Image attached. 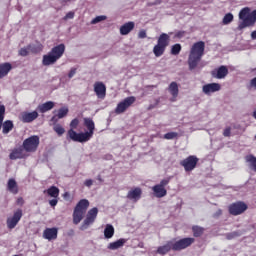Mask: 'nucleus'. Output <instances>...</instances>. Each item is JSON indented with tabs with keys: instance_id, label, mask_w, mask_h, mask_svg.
<instances>
[{
	"instance_id": "obj_1",
	"label": "nucleus",
	"mask_w": 256,
	"mask_h": 256,
	"mask_svg": "<svg viewBox=\"0 0 256 256\" xmlns=\"http://www.w3.org/2000/svg\"><path fill=\"white\" fill-rule=\"evenodd\" d=\"M84 125L88 129V131L84 133H77L75 130H68L67 135L69 139L76 143H87V141H90L95 133V122L91 118H84Z\"/></svg>"
},
{
	"instance_id": "obj_2",
	"label": "nucleus",
	"mask_w": 256,
	"mask_h": 256,
	"mask_svg": "<svg viewBox=\"0 0 256 256\" xmlns=\"http://www.w3.org/2000/svg\"><path fill=\"white\" fill-rule=\"evenodd\" d=\"M204 55L205 42L198 41L194 43L190 49V53L188 56V67L190 71H193V69H197V66L201 62V59H203Z\"/></svg>"
},
{
	"instance_id": "obj_3",
	"label": "nucleus",
	"mask_w": 256,
	"mask_h": 256,
	"mask_svg": "<svg viewBox=\"0 0 256 256\" xmlns=\"http://www.w3.org/2000/svg\"><path fill=\"white\" fill-rule=\"evenodd\" d=\"M65 53V44H59L54 46L48 54H45L42 58V65L49 67V65H55Z\"/></svg>"
},
{
	"instance_id": "obj_4",
	"label": "nucleus",
	"mask_w": 256,
	"mask_h": 256,
	"mask_svg": "<svg viewBox=\"0 0 256 256\" xmlns=\"http://www.w3.org/2000/svg\"><path fill=\"white\" fill-rule=\"evenodd\" d=\"M239 19L242 21L239 23L237 29L238 31H243L247 27H253L256 23V10L251 12L249 7L243 8L239 12Z\"/></svg>"
},
{
	"instance_id": "obj_5",
	"label": "nucleus",
	"mask_w": 256,
	"mask_h": 256,
	"mask_svg": "<svg viewBox=\"0 0 256 256\" xmlns=\"http://www.w3.org/2000/svg\"><path fill=\"white\" fill-rule=\"evenodd\" d=\"M89 205L90 203L87 199H81L76 204L72 215L74 225H79L80 221H83L85 213H87V210L89 209Z\"/></svg>"
},
{
	"instance_id": "obj_6",
	"label": "nucleus",
	"mask_w": 256,
	"mask_h": 256,
	"mask_svg": "<svg viewBox=\"0 0 256 256\" xmlns=\"http://www.w3.org/2000/svg\"><path fill=\"white\" fill-rule=\"evenodd\" d=\"M169 43H171V36L167 33H162L158 37L157 44L153 48V53L155 57H161L165 53V49L169 47Z\"/></svg>"
},
{
	"instance_id": "obj_7",
	"label": "nucleus",
	"mask_w": 256,
	"mask_h": 256,
	"mask_svg": "<svg viewBox=\"0 0 256 256\" xmlns=\"http://www.w3.org/2000/svg\"><path fill=\"white\" fill-rule=\"evenodd\" d=\"M39 143H41L39 136L33 135L23 141L22 147L26 153H35L39 149Z\"/></svg>"
},
{
	"instance_id": "obj_8",
	"label": "nucleus",
	"mask_w": 256,
	"mask_h": 256,
	"mask_svg": "<svg viewBox=\"0 0 256 256\" xmlns=\"http://www.w3.org/2000/svg\"><path fill=\"white\" fill-rule=\"evenodd\" d=\"M97 215H99V209L97 207L91 208L80 226V231H87V228L95 223Z\"/></svg>"
},
{
	"instance_id": "obj_9",
	"label": "nucleus",
	"mask_w": 256,
	"mask_h": 256,
	"mask_svg": "<svg viewBox=\"0 0 256 256\" xmlns=\"http://www.w3.org/2000/svg\"><path fill=\"white\" fill-rule=\"evenodd\" d=\"M5 119V105H0V131L2 129V133L7 135L10 131H13V121ZM4 121V122H3Z\"/></svg>"
},
{
	"instance_id": "obj_10",
	"label": "nucleus",
	"mask_w": 256,
	"mask_h": 256,
	"mask_svg": "<svg viewBox=\"0 0 256 256\" xmlns=\"http://www.w3.org/2000/svg\"><path fill=\"white\" fill-rule=\"evenodd\" d=\"M195 243V238L187 237L177 240L175 242L172 241V251H183L188 247H191Z\"/></svg>"
},
{
	"instance_id": "obj_11",
	"label": "nucleus",
	"mask_w": 256,
	"mask_h": 256,
	"mask_svg": "<svg viewBox=\"0 0 256 256\" xmlns=\"http://www.w3.org/2000/svg\"><path fill=\"white\" fill-rule=\"evenodd\" d=\"M247 209H249V206H247L243 201L232 203L228 207L229 214L234 217H237V215H243V212Z\"/></svg>"
},
{
	"instance_id": "obj_12",
	"label": "nucleus",
	"mask_w": 256,
	"mask_h": 256,
	"mask_svg": "<svg viewBox=\"0 0 256 256\" xmlns=\"http://www.w3.org/2000/svg\"><path fill=\"white\" fill-rule=\"evenodd\" d=\"M136 101L137 98H135V96L126 97L123 101L118 103L115 109V113H117V115L125 113L129 109V107H131V105H133V103H135Z\"/></svg>"
},
{
	"instance_id": "obj_13",
	"label": "nucleus",
	"mask_w": 256,
	"mask_h": 256,
	"mask_svg": "<svg viewBox=\"0 0 256 256\" xmlns=\"http://www.w3.org/2000/svg\"><path fill=\"white\" fill-rule=\"evenodd\" d=\"M199 163V158L195 155H190L186 159L180 161L181 167H184V170L189 173L197 167V164Z\"/></svg>"
},
{
	"instance_id": "obj_14",
	"label": "nucleus",
	"mask_w": 256,
	"mask_h": 256,
	"mask_svg": "<svg viewBox=\"0 0 256 256\" xmlns=\"http://www.w3.org/2000/svg\"><path fill=\"white\" fill-rule=\"evenodd\" d=\"M23 217V210L18 209L14 212L13 216L8 218L6 221V225L8 227V229H15L19 223V221H21V218Z\"/></svg>"
},
{
	"instance_id": "obj_15",
	"label": "nucleus",
	"mask_w": 256,
	"mask_h": 256,
	"mask_svg": "<svg viewBox=\"0 0 256 256\" xmlns=\"http://www.w3.org/2000/svg\"><path fill=\"white\" fill-rule=\"evenodd\" d=\"M227 75H229V68H227L225 65H222L211 71V76L214 79H225Z\"/></svg>"
},
{
	"instance_id": "obj_16",
	"label": "nucleus",
	"mask_w": 256,
	"mask_h": 256,
	"mask_svg": "<svg viewBox=\"0 0 256 256\" xmlns=\"http://www.w3.org/2000/svg\"><path fill=\"white\" fill-rule=\"evenodd\" d=\"M94 93H96L98 99H105L107 95V86H105L103 82H95Z\"/></svg>"
},
{
	"instance_id": "obj_17",
	"label": "nucleus",
	"mask_w": 256,
	"mask_h": 256,
	"mask_svg": "<svg viewBox=\"0 0 256 256\" xmlns=\"http://www.w3.org/2000/svg\"><path fill=\"white\" fill-rule=\"evenodd\" d=\"M27 154L25 153V149L22 147L14 148L9 155V159L15 161L17 159H26Z\"/></svg>"
},
{
	"instance_id": "obj_18",
	"label": "nucleus",
	"mask_w": 256,
	"mask_h": 256,
	"mask_svg": "<svg viewBox=\"0 0 256 256\" xmlns=\"http://www.w3.org/2000/svg\"><path fill=\"white\" fill-rule=\"evenodd\" d=\"M203 93L205 95H211V93H217V91H221V84L219 83H210V84H205L202 87Z\"/></svg>"
},
{
	"instance_id": "obj_19",
	"label": "nucleus",
	"mask_w": 256,
	"mask_h": 256,
	"mask_svg": "<svg viewBox=\"0 0 256 256\" xmlns=\"http://www.w3.org/2000/svg\"><path fill=\"white\" fill-rule=\"evenodd\" d=\"M58 233H59V230L55 227L46 228L43 231V237H44V239H47L48 241H55V239H57Z\"/></svg>"
},
{
	"instance_id": "obj_20",
	"label": "nucleus",
	"mask_w": 256,
	"mask_h": 256,
	"mask_svg": "<svg viewBox=\"0 0 256 256\" xmlns=\"http://www.w3.org/2000/svg\"><path fill=\"white\" fill-rule=\"evenodd\" d=\"M39 117V113L37 111L33 112H23L22 113V122L23 123H33L35 119Z\"/></svg>"
},
{
	"instance_id": "obj_21",
	"label": "nucleus",
	"mask_w": 256,
	"mask_h": 256,
	"mask_svg": "<svg viewBox=\"0 0 256 256\" xmlns=\"http://www.w3.org/2000/svg\"><path fill=\"white\" fill-rule=\"evenodd\" d=\"M135 29V22L130 21L120 27V35H129Z\"/></svg>"
},
{
	"instance_id": "obj_22",
	"label": "nucleus",
	"mask_w": 256,
	"mask_h": 256,
	"mask_svg": "<svg viewBox=\"0 0 256 256\" xmlns=\"http://www.w3.org/2000/svg\"><path fill=\"white\" fill-rule=\"evenodd\" d=\"M11 69H13V66L9 62L0 64V79H3V77H7Z\"/></svg>"
},
{
	"instance_id": "obj_23",
	"label": "nucleus",
	"mask_w": 256,
	"mask_h": 256,
	"mask_svg": "<svg viewBox=\"0 0 256 256\" xmlns=\"http://www.w3.org/2000/svg\"><path fill=\"white\" fill-rule=\"evenodd\" d=\"M169 251H173V241H168L165 245L159 246L157 249L159 255H167Z\"/></svg>"
},
{
	"instance_id": "obj_24",
	"label": "nucleus",
	"mask_w": 256,
	"mask_h": 256,
	"mask_svg": "<svg viewBox=\"0 0 256 256\" xmlns=\"http://www.w3.org/2000/svg\"><path fill=\"white\" fill-rule=\"evenodd\" d=\"M152 191L158 199H161L162 197H165L167 195V189L163 188L162 186H159V184H156L152 187Z\"/></svg>"
},
{
	"instance_id": "obj_25",
	"label": "nucleus",
	"mask_w": 256,
	"mask_h": 256,
	"mask_svg": "<svg viewBox=\"0 0 256 256\" xmlns=\"http://www.w3.org/2000/svg\"><path fill=\"white\" fill-rule=\"evenodd\" d=\"M141 188H135L133 190H130L127 194V199L133 200V201H139L141 199Z\"/></svg>"
},
{
	"instance_id": "obj_26",
	"label": "nucleus",
	"mask_w": 256,
	"mask_h": 256,
	"mask_svg": "<svg viewBox=\"0 0 256 256\" xmlns=\"http://www.w3.org/2000/svg\"><path fill=\"white\" fill-rule=\"evenodd\" d=\"M7 189L13 195H17V193H19V186L17 185V181H15L13 178L9 179Z\"/></svg>"
},
{
	"instance_id": "obj_27",
	"label": "nucleus",
	"mask_w": 256,
	"mask_h": 256,
	"mask_svg": "<svg viewBox=\"0 0 256 256\" xmlns=\"http://www.w3.org/2000/svg\"><path fill=\"white\" fill-rule=\"evenodd\" d=\"M44 195L52 197V199H59V189L57 186H51L47 190H44Z\"/></svg>"
},
{
	"instance_id": "obj_28",
	"label": "nucleus",
	"mask_w": 256,
	"mask_h": 256,
	"mask_svg": "<svg viewBox=\"0 0 256 256\" xmlns=\"http://www.w3.org/2000/svg\"><path fill=\"white\" fill-rule=\"evenodd\" d=\"M125 243H127V240H125L124 238H121L115 242H111L108 245V249H110L111 251H116V249H121V247H123Z\"/></svg>"
},
{
	"instance_id": "obj_29",
	"label": "nucleus",
	"mask_w": 256,
	"mask_h": 256,
	"mask_svg": "<svg viewBox=\"0 0 256 256\" xmlns=\"http://www.w3.org/2000/svg\"><path fill=\"white\" fill-rule=\"evenodd\" d=\"M53 107H55V103L52 101H48L42 105H39L38 111L40 113H47V111H51V109H53Z\"/></svg>"
},
{
	"instance_id": "obj_30",
	"label": "nucleus",
	"mask_w": 256,
	"mask_h": 256,
	"mask_svg": "<svg viewBox=\"0 0 256 256\" xmlns=\"http://www.w3.org/2000/svg\"><path fill=\"white\" fill-rule=\"evenodd\" d=\"M28 49L30 50V53L37 55V53H41V51H43V44L39 42L36 44H30L28 45Z\"/></svg>"
},
{
	"instance_id": "obj_31",
	"label": "nucleus",
	"mask_w": 256,
	"mask_h": 256,
	"mask_svg": "<svg viewBox=\"0 0 256 256\" xmlns=\"http://www.w3.org/2000/svg\"><path fill=\"white\" fill-rule=\"evenodd\" d=\"M168 90L174 99L179 95V85H177V82H171Z\"/></svg>"
},
{
	"instance_id": "obj_32",
	"label": "nucleus",
	"mask_w": 256,
	"mask_h": 256,
	"mask_svg": "<svg viewBox=\"0 0 256 256\" xmlns=\"http://www.w3.org/2000/svg\"><path fill=\"white\" fill-rule=\"evenodd\" d=\"M115 235V228L111 224H107L104 229V237L105 239H111Z\"/></svg>"
},
{
	"instance_id": "obj_33",
	"label": "nucleus",
	"mask_w": 256,
	"mask_h": 256,
	"mask_svg": "<svg viewBox=\"0 0 256 256\" xmlns=\"http://www.w3.org/2000/svg\"><path fill=\"white\" fill-rule=\"evenodd\" d=\"M245 161L249 163L250 168L256 172V157L253 154L247 155Z\"/></svg>"
},
{
	"instance_id": "obj_34",
	"label": "nucleus",
	"mask_w": 256,
	"mask_h": 256,
	"mask_svg": "<svg viewBox=\"0 0 256 256\" xmlns=\"http://www.w3.org/2000/svg\"><path fill=\"white\" fill-rule=\"evenodd\" d=\"M53 131H55V133H57L58 137H61L65 133V128H63V126H61V124H56L53 127Z\"/></svg>"
},
{
	"instance_id": "obj_35",
	"label": "nucleus",
	"mask_w": 256,
	"mask_h": 256,
	"mask_svg": "<svg viewBox=\"0 0 256 256\" xmlns=\"http://www.w3.org/2000/svg\"><path fill=\"white\" fill-rule=\"evenodd\" d=\"M181 44H174L171 48V55H179L181 53Z\"/></svg>"
},
{
	"instance_id": "obj_36",
	"label": "nucleus",
	"mask_w": 256,
	"mask_h": 256,
	"mask_svg": "<svg viewBox=\"0 0 256 256\" xmlns=\"http://www.w3.org/2000/svg\"><path fill=\"white\" fill-rule=\"evenodd\" d=\"M192 231H193L194 237H201V235H203V228H201L199 226H194L192 228Z\"/></svg>"
},
{
	"instance_id": "obj_37",
	"label": "nucleus",
	"mask_w": 256,
	"mask_h": 256,
	"mask_svg": "<svg viewBox=\"0 0 256 256\" xmlns=\"http://www.w3.org/2000/svg\"><path fill=\"white\" fill-rule=\"evenodd\" d=\"M67 113H69V109H68V108H60V109L58 110L57 116H58L60 119H63V117H67Z\"/></svg>"
},
{
	"instance_id": "obj_38",
	"label": "nucleus",
	"mask_w": 256,
	"mask_h": 256,
	"mask_svg": "<svg viewBox=\"0 0 256 256\" xmlns=\"http://www.w3.org/2000/svg\"><path fill=\"white\" fill-rule=\"evenodd\" d=\"M77 127H79V119L78 118H74L70 122V129H69V131H75V129H77Z\"/></svg>"
},
{
	"instance_id": "obj_39",
	"label": "nucleus",
	"mask_w": 256,
	"mask_h": 256,
	"mask_svg": "<svg viewBox=\"0 0 256 256\" xmlns=\"http://www.w3.org/2000/svg\"><path fill=\"white\" fill-rule=\"evenodd\" d=\"M179 137V134L177 132H168L164 135V139L171 140V139H177Z\"/></svg>"
},
{
	"instance_id": "obj_40",
	"label": "nucleus",
	"mask_w": 256,
	"mask_h": 256,
	"mask_svg": "<svg viewBox=\"0 0 256 256\" xmlns=\"http://www.w3.org/2000/svg\"><path fill=\"white\" fill-rule=\"evenodd\" d=\"M233 21V15L231 13H227L223 18V24L229 25Z\"/></svg>"
},
{
	"instance_id": "obj_41",
	"label": "nucleus",
	"mask_w": 256,
	"mask_h": 256,
	"mask_svg": "<svg viewBox=\"0 0 256 256\" xmlns=\"http://www.w3.org/2000/svg\"><path fill=\"white\" fill-rule=\"evenodd\" d=\"M105 19H107V16H104V15L97 16V17H95V18L91 21V24H92V25H97V23H101V21H105Z\"/></svg>"
},
{
	"instance_id": "obj_42",
	"label": "nucleus",
	"mask_w": 256,
	"mask_h": 256,
	"mask_svg": "<svg viewBox=\"0 0 256 256\" xmlns=\"http://www.w3.org/2000/svg\"><path fill=\"white\" fill-rule=\"evenodd\" d=\"M29 51V46H26L19 50L18 55H20V57H27V55H29Z\"/></svg>"
},
{
	"instance_id": "obj_43",
	"label": "nucleus",
	"mask_w": 256,
	"mask_h": 256,
	"mask_svg": "<svg viewBox=\"0 0 256 256\" xmlns=\"http://www.w3.org/2000/svg\"><path fill=\"white\" fill-rule=\"evenodd\" d=\"M171 181V178H166L160 181V183L158 184V186L162 187L165 189V187H167V185H169Z\"/></svg>"
},
{
	"instance_id": "obj_44",
	"label": "nucleus",
	"mask_w": 256,
	"mask_h": 256,
	"mask_svg": "<svg viewBox=\"0 0 256 256\" xmlns=\"http://www.w3.org/2000/svg\"><path fill=\"white\" fill-rule=\"evenodd\" d=\"M57 203H59V198H53L52 200H49V205L53 208L57 207Z\"/></svg>"
},
{
	"instance_id": "obj_45",
	"label": "nucleus",
	"mask_w": 256,
	"mask_h": 256,
	"mask_svg": "<svg viewBox=\"0 0 256 256\" xmlns=\"http://www.w3.org/2000/svg\"><path fill=\"white\" fill-rule=\"evenodd\" d=\"M147 37V31L145 30H140L138 33V38L139 39H145Z\"/></svg>"
},
{
	"instance_id": "obj_46",
	"label": "nucleus",
	"mask_w": 256,
	"mask_h": 256,
	"mask_svg": "<svg viewBox=\"0 0 256 256\" xmlns=\"http://www.w3.org/2000/svg\"><path fill=\"white\" fill-rule=\"evenodd\" d=\"M75 73H77V68H71L70 72L68 73L69 79H73V77H75Z\"/></svg>"
},
{
	"instance_id": "obj_47",
	"label": "nucleus",
	"mask_w": 256,
	"mask_h": 256,
	"mask_svg": "<svg viewBox=\"0 0 256 256\" xmlns=\"http://www.w3.org/2000/svg\"><path fill=\"white\" fill-rule=\"evenodd\" d=\"M223 215V210L218 209L214 214L213 217L214 219H219V217H221Z\"/></svg>"
},
{
	"instance_id": "obj_48",
	"label": "nucleus",
	"mask_w": 256,
	"mask_h": 256,
	"mask_svg": "<svg viewBox=\"0 0 256 256\" xmlns=\"http://www.w3.org/2000/svg\"><path fill=\"white\" fill-rule=\"evenodd\" d=\"M74 17H75V12L70 11L65 15L64 19L65 21H67V19H73Z\"/></svg>"
},
{
	"instance_id": "obj_49",
	"label": "nucleus",
	"mask_w": 256,
	"mask_h": 256,
	"mask_svg": "<svg viewBox=\"0 0 256 256\" xmlns=\"http://www.w3.org/2000/svg\"><path fill=\"white\" fill-rule=\"evenodd\" d=\"M223 136H224V137H231V127H227V128L223 131Z\"/></svg>"
},
{
	"instance_id": "obj_50",
	"label": "nucleus",
	"mask_w": 256,
	"mask_h": 256,
	"mask_svg": "<svg viewBox=\"0 0 256 256\" xmlns=\"http://www.w3.org/2000/svg\"><path fill=\"white\" fill-rule=\"evenodd\" d=\"M235 237H239V234L237 232H232L227 235V239H235Z\"/></svg>"
},
{
	"instance_id": "obj_51",
	"label": "nucleus",
	"mask_w": 256,
	"mask_h": 256,
	"mask_svg": "<svg viewBox=\"0 0 256 256\" xmlns=\"http://www.w3.org/2000/svg\"><path fill=\"white\" fill-rule=\"evenodd\" d=\"M156 105H159V99L156 100L155 104H150L148 106V111H151V109H155Z\"/></svg>"
},
{
	"instance_id": "obj_52",
	"label": "nucleus",
	"mask_w": 256,
	"mask_h": 256,
	"mask_svg": "<svg viewBox=\"0 0 256 256\" xmlns=\"http://www.w3.org/2000/svg\"><path fill=\"white\" fill-rule=\"evenodd\" d=\"M85 187H91L93 185V181L91 179H87L84 182Z\"/></svg>"
},
{
	"instance_id": "obj_53",
	"label": "nucleus",
	"mask_w": 256,
	"mask_h": 256,
	"mask_svg": "<svg viewBox=\"0 0 256 256\" xmlns=\"http://www.w3.org/2000/svg\"><path fill=\"white\" fill-rule=\"evenodd\" d=\"M59 119H61V118H59V116L56 114V115H54V116L51 118V121H52V123H57V122L59 121Z\"/></svg>"
},
{
	"instance_id": "obj_54",
	"label": "nucleus",
	"mask_w": 256,
	"mask_h": 256,
	"mask_svg": "<svg viewBox=\"0 0 256 256\" xmlns=\"http://www.w3.org/2000/svg\"><path fill=\"white\" fill-rule=\"evenodd\" d=\"M252 39H256V30L251 33Z\"/></svg>"
},
{
	"instance_id": "obj_55",
	"label": "nucleus",
	"mask_w": 256,
	"mask_h": 256,
	"mask_svg": "<svg viewBox=\"0 0 256 256\" xmlns=\"http://www.w3.org/2000/svg\"><path fill=\"white\" fill-rule=\"evenodd\" d=\"M17 203H18V205H19V204H23V198H18V199H17Z\"/></svg>"
},
{
	"instance_id": "obj_56",
	"label": "nucleus",
	"mask_w": 256,
	"mask_h": 256,
	"mask_svg": "<svg viewBox=\"0 0 256 256\" xmlns=\"http://www.w3.org/2000/svg\"><path fill=\"white\" fill-rule=\"evenodd\" d=\"M97 179H98V181H100V183H103V178L101 177V175H98Z\"/></svg>"
},
{
	"instance_id": "obj_57",
	"label": "nucleus",
	"mask_w": 256,
	"mask_h": 256,
	"mask_svg": "<svg viewBox=\"0 0 256 256\" xmlns=\"http://www.w3.org/2000/svg\"><path fill=\"white\" fill-rule=\"evenodd\" d=\"M159 3H161V1L157 0V1H155L154 3H151V4H149V5H159Z\"/></svg>"
},
{
	"instance_id": "obj_58",
	"label": "nucleus",
	"mask_w": 256,
	"mask_h": 256,
	"mask_svg": "<svg viewBox=\"0 0 256 256\" xmlns=\"http://www.w3.org/2000/svg\"><path fill=\"white\" fill-rule=\"evenodd\" d=\"M69 192H65L64 197H68Z\"/></svg>"
},
{
	"instance_id": "obj_59",
	"label": "nucleus",
	"mask_w": 256,
	"mask_h": 256,
	"mask_svg": "<svg viewBox=\"0 0 256 256\" xmlns=\"http://www.w3.org/2000/svg\"><path fill=\"white\" fill-rule=\"evenodd\" d=\"M176 36L181 37V32H178Z\"/></svg>"
}]
</instances>
